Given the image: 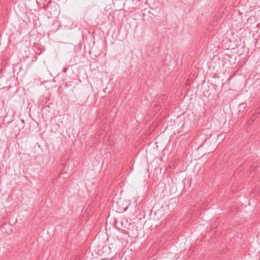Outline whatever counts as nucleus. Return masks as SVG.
I'll return each instance as SVG.
<instances>
[{
  "label": "nucleus",
  "mask_w": 260,
  "mask_h": 260,
  "mask_svg": "<svg viewBox=\"0 0 260 260\" xmlns=\"http://www.w3.org/2000/svg\"><path fill=\"white\" fill-rule=\"evenodd\" d=\"M67 70V69H66V70H64V71L66 72Z\"/></svg>",
  "instance_id": "nucleus-1"
}]
</instances>
